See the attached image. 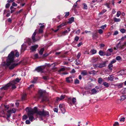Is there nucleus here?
<instances>
[{"label": "nucleus", "mask_w": 126, "mask_h": 126, "mask_svg": "<svg viewBox=\"0 0 126 126\" xmlns=\"http://www.w3.org/2000/svg\"><path fill=\"white\" fill-rule=\"evenodd\" d=\"M92 35L93 39H96L98 37L97 32H93Z\"/></svg>", "instance_id": "nucleus-11"}, {"label": "nucleus", "mask_w": 126, "mask_h": 126, "mask_svg": "<svg viewBox=\"0 0 126 126\" xmlns=\"http://www.w3.org/2000/svg\"><path fill=\"white\" fill-rule=\"evenodd\" d=\"M7 120L8 119V118L10 117L11 115V110H9L7 111Z\"/></svg>", "instance_id": "nucleus-14"}, {"label": "nucleus", "mask_w": 126, "mask_h": 126, "mask_svg": "<svg viewBox=\"0 0 126 126\" xmlns=\"http://www.w3.org/2000/svg\"><path fill=\"white\" fill-rule=\"evenodd\" d=\"M46 66H41L38 67L35 69V70L38 72H40L42 73L44 72L43 70L45 68Z\"/></svg>", "instance_id": "nucleus-4"}, {"label": "nucleus", "mask_w": 126, "mask_h": 126, "mask_svg": "<svg viewBox=\"0 0 126 126\" xmlns=\"http://www.w3.org/2000/svg\"><path fill=\"white\" fill-rule=\"evenodd\" d=\"M27 118L28 117L26 115H24L22 119L23 120H24L27 119Z\"/></svg>", "instance_id": "nucleus-37"}, {"label": "nucleus", "mask_w": 126, "mask_h": 126, "mask_svg": "<svg viewBox=\"0 0 126 126\" xmlns=\"http://www.w3.org/2000/svg\"><path fill=\"white\" fill-rule=\"evenodd\" d=\"M74 17H72L71 18L69 19V21L68 22V23L71 24L72 22L74 21Z\"/></svg>", "instance_id": "nucleus-13"}, {"label": "nucleus", "mask_w": 126, "mask_h": 126, "mask_svg": "<svg viewBox=\"0 0 126 126\" xmlns=\"http://www.w3.org/2000/svg\"><path fill=\"white\" fill-rule=\"evenodd\" d=\"M42 101L43 102L45 101H47L48 100V98L46 96H44L43 97H42Z\"/></svg>", "instance_id": "nucleus-16"}, {"label": "nucleus", "mask_w": 126, "mask_h": 126, "mask_svg": "<svg viewBox=\"0 0 126 126\" xmlns=\"http://www.w3.org/2000/svg\"><path fill=\"white\" fill-rule=\"evenodd\" d=\"M103 32V30L101 29H100L98 30V32L100 34H102Z\"/></svg>", "instance_id": "nucleus-52"}, {"label": "nucleus", "mask_w": 126, "mask_h": 126, "mask_svg": "<svg viewBox=\"0 0 126 126\" xmlns=\"http://www.w3.org/2000/svg\"><path fill=\"white\" fill-rule=\"evenodd\" d=\"M119 126V123L117 122H116L113 124V126Z\"/></svg>", "instance_id": "nucleus-60"}, {"label": "nucleus", "mask_w": 126, "mask_h": 126, "mask_svg": "<svg viewBox=\"0 0 126 126\" xmlns=\"http://www.w3.org/2000/svg\"><path fill=\"white\" fill-rule=\"evenodd\" d=\"M32 109L34 114L36 113L37 115H39V117L40 118V120H43V119L42 118L43 116H47L48 117L49 116L48 112L47 111L44 110L42 111L40 110L38 111L37 108L36 107H34L33 109Z\"/></svg>", "instance_id": "nucleus-2"}, {"label": "nucleus", "mask_w": 126, "mask_h": 126, "mask_svg": "<svg viewBox=\"0 0 126 126\" xmlns=\"http://www.w3.org/2000/svg\"><path fill=\"white\" fill-rule=\"evenodd\" d=\"M83 5H84L83 8L84 9H87V6L86 4L85 3H83Z\"/></svg>", "instance_id": "nucleus-41"}, {"label": "nucleus", "mask_w": 126, "mask_h": 126, "mask_svg": "<svg viewBox=\"0 0 126 126\" xmlns=\"http://www.w3.org/2000/svg\"><path fill=\"white\" fill-rule=\"evenodd\" d=\"M120 72L121 73L122 75H124L125 74V70H121L120 71Z\"/></svg>", "instance_id": "nucleus-42"}, {"label": "nucleus", "mask_w": 126, "mask_h": 126, "mask_svg": "<svg viewBox=\"0 0 126 126\" xmlns=\"http://www.w3.org/2000/svg\"><path fill=\"white\" fill-rule=\"evenodd\" d=\"M9 87V84L8 83L4 86H3L0 89L2 90H7L8 89V88Z\"/></svg>", "instance_id": "nucleus-8"}, {"label": "nucleus", "mask_w": 126, "mask_h": 126, "mask_svg": "<svg viewBox=\"0 0 126 126\" xmlns=\"http://www.w3.org/2000/svg\"><path fill=\"white\" fill-rule=\"evenodd\" d=\"M27 42L29 45H30L32 43L31 39L30 38H28L27 40Z\"/></svg>", "instance_id": "nucleus-20"}, {"label": "nucleus", "mask_w": 126, "mask_h": 126, "mask_svg": "<svg viewBox=\"0 0 126 126\" xmlns=\"http://www.w3.org/2000/svg\"><path fill=\"white\" fill-rule=\"evenodd\" d=\"M98 59V58L97 57H94L92 58L91 62L93 63H94L97 61Z\"/></svg>", "instance_id": "nucleus-12"}, {"label": "nucleus", "mask_w": 126, "mask_h": 126, "mask_svg": "<svg viewBox=\"0 0 126 126\" xmlns=\"http://www.w3.org/2000/svg\"><path fill=\"white\" fill-rule=\"evenodd\" d=\"M14 54L13 51H11L9 54L8 58L6 60V65L8 67L9 69L10 70L13 69L14 68L19 65L21 63V62L18 63H14Z\"/></svg>", "instance_id": "nucleus-1"}, {"label": "nucleus", "mask_w": 126, "mask_h": 126, "mask_svg": "<svg viewBox=\"0 0 126 126\" xmlns=\"http://www.w3.org/2000/svg\"><path fill=\"white\" fill-rule=\"evenodd\" d=\"M108 62V61H105L101 63H98V67L100 68H102V67L106 66V63Z\"/></svg>", "instance_id": "nucleus-6"}, {"label": "nucleus", "mask_w": 126, "mask_h": 126, "mask_svg": "<svg viewBox=\"0 0 126 126\" xmlns=\"http://www.w3.org/2000/svg\"><path fill=\"white\" fill-rule=\"evenodd\" d=\"M26 96V94H24L22 96V100H25V97Z\"/></svg>", "instance_id": "nucleus-48"}, {"label": "nucleus", "mask_w": 126, "mask_h": 126, "mask_svg": "<svg viewBox=\"0 0 126 126\" xmlns=\"http://www.w3.org/2000/svg\"><path fill=\"white\" fill-rule=\"evenodd\" d=\"M123 85V83H120L117 84L116 85V86H117L118 88H120L122 87Z\"/></svg>", "instance_id": "nucleus-19"}, {"label": "nucleus", "mask_w": 126, "mask_h": 126, "mask_svg": "<svg viewBox=\"0 0 126 126\" xmlns=\"http://www.w3.org/2000/svg\"><path fill=\"white\" fill-rule=\"evenodd\" d=\"M118 33V32L117 31H115L113 34V35H116Z\"/></svg>", "instance_id": "nucleus-61"}, {"label": "nucleus", "mask_w": 126, "mask_h": 126, "mask_svg": "<svg viewBox=\"0 0 126 126\" xmlns=\"http://www.w3.org/2000/svg\"><path fill=\"white\" fill-rule=\"evenodd\" d=\"M16 83L14 80H13L8 83L9 84V86H11V88L13 90L16 88V87L15 85Z\"/></svg>", "instance_id": "nucleus-5"}, {"label": "nucleus", "mask_w": 126, "mask_h": 126, "mask_svg": "<svg viewBox=\"0 0 126 126\" xmlns=\"http://www.w3.org/2000/svg\"><path fill=\"white\" fill-rule=\"evenodd\" d=\"M81 55V53H79L77 56V58H78V59H79V58Z\"/></svg>", "instance_id": "nucleus-64"}, {"label": "nucleus", "mask_w": 126, "mask_h": 126, "mask_svg": "<svg viewBox=\"0 0 126 126\" xmlns=\"http://www.w3.org/2000/svg\"><path fill=\"white\" fill-rule=\"evenodd\" d=\"M11 113H15L16 111V110L15 109L13 108V109L12 110H11Z\"/></svg>", "instance_id": "nucleus-44"}, {"label": "nucleus", "mask_w": 126, "mask_h": 126, "mask_svg": "<svg viewBox=\"0 0 126 126\" xmlns=\"http://www.w3.org/2000/svg\"><path fill=\"white\" fill-rule=\"evenodd\" d=\"M38 45H36L31 47L30 49L31 50L32 52H34L36 51V48L38 47Z\"/></svg>", "instance_id": "nucleus-7"}, {"label": "nucleus", "mask_w": 126, "mask_h": 126, "mask_svg": "<svg viewBox=\"0 0 126 126\" xmlns=\"http://www.w3.org/2000/svg\"><path fill=\"white\" fill-rule=\"evenodd\" d=\"M10 9L11 10L10 13H12L15 11L16 8H14L13 6H11L10 7Z\"/></svg>", "instance_id": "nucleus-17"}, {"label": "nucleus", "mask_w": 126, "mask_h": 126, "mask_svg": "<svg viewBox=\"0 0 126 126\" xmlns=\"http://www.w3.org/2000/svg\"><path fill=\"white\" fill-rule=\"evenodd\" d=\"M36 34V32H34L32 35V39L33 42L35 41V36Z\"/></svg>", "instance_id": "nucleus-15"}, {"label": "nucleus", "mask_w": 126, "mask_h": 126, "mask_svg": "<svg viewBox=\"0 0 126 126\" xmlns=\"http://www.w3.org/2000/svg\"><path fill=\"white\" fill-rule=\"evenodd\" d=\"M53 110L54 112H58V109L57 108H54L53 109Z\"/></svg>", "instance_id": "nucleus-58"}, {"label": "nucleus", "mask_w": 126, "mask_h": 126, "mask_svg": "<svg viewBox=\"0 0 126 126\" xmlns=\"http://www.w3.org/2000/svg\"><path fill=\"white\" fill-rule=\"evenodd\" d=\"M121 59V57L120 56H118L116 58V59L117 60H120Z\"/></svg>", "instance_id": "nucleus-62"}, {"label": "nucleus", "mask_w": 126, "mask_h": 126, "mask_svg": "<svg viewBox=\"0 0 126 126\" xmlns=\"http://www.w3.org/2000/svg\"><path fill=\"white\" fill-rule=\"evenodd\" d=\"M23 9H22L20 10L19 11H17L16 12V15H17L18 14H19L22 11H23Z\"/></svg>", "instance_id": "nucleus-46"}, {"label": "nucleus", "mask_w": 126, "mask_h": 126, "mask_svg": "<svg viewBox=\"0 0 126 126\" xmlns=\"http://www.w3.org/2000/svg\"><path fill=\"white\" fill-rule=\"evenodd\" d=\"M65 95H62L60 96V98H59L58 97H57L56 99L57 101L58 102L63 99L65 98Z\"/></svg>", "instance_id": "nucleus-9"}, {"label": "nucleus", "mask_w": 126, "mask_h": 126, "mask_svg": "<svg viewBox=\"0 0 126 126\" xmlns=\"http://www.w3.org/2000/svg\"><path fill=\"white\" fill-rule=\"evenodd\" d=\"M1 114H5V113L4 112V110L3 109L0 112V115Z\"/></svg>", "instance_id": "nucleus-47"}, {"label": "nucleus", "mask_w": 126, "mask_h": 126, "mask_svg": "<svg viewBox=\"0 0 126 126\" xmlns=\"http://www.w3.org/2000/svg\"><path fill=\"white\" fill-rule=\"evenodd\" d=\"M54 63V66L52 68V70H55L56 68H57L55 67V66L56 65H57L58 64L57 63Z\"/></svg>", "instance_id": "nucleus-32"}, {"label": "nucleus", "mask_w": 126, "mask_h": 126, "mask_svg": "<svg viewBox=\"0 0 126 126\" xmlns=\"http://www.w3.org/2000/svg\"><path fill=\"white\" fill-rule=\"evenodd\" d=\"M90 52H91L92 54H94L96 53V50H95L93 49Z\"/></svg>", "instance_id": "nucleus-29"}, {"label": "nucleus", "mask_w": 126, "mask_h": 126, "mask_svg": "<svg viewBox=\"0 0 126 126\" xmlns=\"http://www.w3.org/2000/svg\"><path fill=\"white\" fill-rule=\"evenodd\" d=\"M14 53L15 54L14 52ZM15 56L17 57H18L19 56V53L17 51H16L15 54H14V56Z\"/></svg>", "instance_id": "nucleus-30"}, {"label": "nucleus", "mask_w": 126, "mask_h": 126, "mask_svg": "<svg viewBox=\"0 0 126 126\" xmlns=\"http://www.w3.org/2000/svg\"><path fill=\"white\" fill-rule=\"evenodd\" d=\"M17 6V4L15 3V2H13L12 3V6Z\"/></svg>", "instance_id": "nucleus-50"}, {"label": "nucleus", "mask_w": 126, "mask_h": 126, "mask_svg": "<svg viewBox=\"0 0 126 126\" xmlns=\"http://www.w3.org/2000/svg\"><path fill=\"white\" fill-rule=\"evenodd\" d=\"M37 80V79L35 78H34V79L32 80V81H31L32 83H35Z\"/></svg>", "instance_id": "nucleus-54"}, {"label": "nucleus", "mask_w": 126, "mask_h": 126, "mask_svg": "<svg viewBox=\"0 0 126 126\" xmlns=\"http://www.w3.org/2000/svg\"><path fill=\"white\" fill-rule=\"evenodd\" d=\"M121 12L120 11H118L117 12V14H116L117 16V17H119L120 16V15H121Z\"/></svg>", "instance_id": "nucleus-45"}, {"label": "nucleus", "mask_w": 126, "mask_h": 126, "mask_svg": "<svg viewBox=\"0 0 126 126\" xmlns=\"http://www.w3.org/2000/svg\"><path fill=\"white\" fill-rule=\"evenodd\" d=\"M87 72L85 71H84L82 72L81 74L83 76H85L87 74Z\"/></svg>", "instance_id": "nucleus-31"}, {"label": "nucleus", "mask_w": 126, "mask_h": 126, "mask_svg": "<svg viewBox=\"0 0 126 126\" xmlns=\"http://www.w3.org/2000/svg\"><path fill=\"white\" fill-rule=\"evenodd\" d=\"M121 100L123 101L126 98V96L125 95H123L121 96Z\"/></svg>", "instance_id": "nucleus-25"}, {"label": "nucleus", "mask_w": 126, "mask_h": 126, "mask_svg": "<svg viewBox=\"0 0 126 126\" xmlns=\"http://www.w3.org/2000/svg\"><path fill=\"white\" fill-rule=\"evenodd\" d=\"M10 6V4L8 3L6 4L5 6L6 8H8Z\"/></svg>", "instance_id": "nucleus-53"}, {"label": "nucleus", "mask_w": 126, "mask_h": 126, "mask_svg": "<svg viewBox=\"0 0 126 126\" xmlns=\"http://www.w3.org/2000/svg\"><path fill=\"white\" fill-rule=\"evenodd\" d=\"M79 81L77 79H76L74 83L75 84H78L79 83Z\"/></svg>", "instance_id": "nucleus-34"}, {"label": "nucleus", "mask_w": 126, "mask_h": 126, "mask_svg": "<svg viewBox=\"0 0 126 126\" xmlns=\"http://www.w3.org/2000/svg\"><path fill=\"white\" fill-rule=\"evenodd\" d=\"M103 84L104 86L106 87H108L109 86L108 83L106 82H104L103 83Z\"/></svg>", "instance_id": "nucleus-35"}, {"label": "nucleus", "mask_w": 126, "mask_h": 126, "mask_svg": "<svg viewBox=\"0 0 126 126\" xmlns=\"http://www.w3.org/2000/svg\"><path fill=\"white\" fill-rule=\"evenodd\" d=\"M66 25V23H63L62 24L60 25L59 26H58L57 28H59L60 29V28L62 27L63 26Z\"/></svg>", "instance_id": "nucleus-22"}, {"label": "nucleus", "mask_w": 126, "mask_h": 126, "mask_svg": "<svg viewBox=\"0 0 126 126\" xmlns=\"http://www.w3.org/2000/svg\"><path fill=\"white\" fill-rule=\"evenodd\" d=\"M113 66V65L112 64L110 63L108 65V68L112 70V68Z\"/></svg>", "instance_id": "nucleus-24"}, {"label": "nucleus", "mask_w": 126, "mask_h": 126, "mask_svg": "<svg viewBox=\"0 0 126 126\" xmlns=\"http://www.w3.org/2000/svg\"><path fill=\"white\" fill-rule=\"evenodd\" d=\"M113 20L115 22H117L120 21L121 20V19L120 18H113Z\"/></svg>", "instance_id": "nucleus-26"}, {"label": "nucleus", "mask_w": 126, "mask_h": 126, "mask_svg": "<svg viewBox=\"0 0 126 126\" xmlns=\"http://www.w3.org/2000/svg\"><path fill=\"white\" fill-rule=\"evenodd\" d=\"M125 117H122L121 118L120 120V121H123L124 122L125 121Z\"/></svg>", "instance_id": "nucleus-55"}, {"label": "nucleus", "mask_w": 126, "mask_h": 126, "mask_svg": "<svg viewBox=\"0 0 126 126\" xmlns=\"http://www.w3.org/2000/svg\"><path fill=\"white\" fill-rule=\"evenodd\" d=\"M99 55L101 56L105 55H106L105 53H104L103 51L101 50L99 51Z\"/></svg>", "instance_id": "nucleus-18"}, {"label": "nucleus", "mask_w": 126, "mask_h": 126, "mask_svg": "<svg viewBox=\"0 0 126 126\" xmlns=\"http://www.w3.org/2000/svg\"><path fill=\"white\" fill-rule=\"evenodd\" d=\"M26 123L27 124H30V122L29 120H27L26 121Z\"/></svg>", "instance_id": "nucleus-63"}, {"label": "nucleus", "mask_w": 126, "mask_h": 126, "mask_svg": "<svg viewBox=\"0 0 126 126\" xmlns=\"http://www.w3.org/2000/svg\"><path fill=\"white\" fill-rule=\"evenodd\" d=\"M76 41H78L79 39V37L78 36H77L75 37L74 39Z\"/></svg>", "instance_id": "nucleus-59"}, {"label": "nucleus", "mask_w": 126, "mask_h": 126, "mask_svg": "<svg viewBox=\"0 0 126 126\" xmlns=\"http://www.w3.org/2000/svg\"><path fill=\"white\" fill-rule=\"evenodd\" d=\"M107 51L111 53L113 51V49L112 48H109L108 49Z\"/></svg>", "instance_id": "nucleus-56"}, {"label": "nucleus", "mask_w": 126, "mask_h": 126, "mask_svg": "<svg viewBox=\"0 0 126 126\" xmlns=\"http://www.w3.org/2000/svg\"><path fill=\"white\" fill-rule=\"evenodd\" d=\"M44 93V92L42 90L39 91L38 92V94L39 96V98L43 97L44 96L43 94Z\"/></svg>", "instance_id": "nucleus-10"}, {"label": "nucleus", "mask_w": 126, "mask_h": 126, "mask_svg": "<svg viewBox=\"0 0 126 126\" xmlns=\"http://www.w3.org/2000/svg\"><path fill=\"white\" fill-rule=\"evenodd\" d=\"M76 99L74 97H73L72 98V103L73 104H74V103H76Z\"/></svg>", "instance_id": "nucleus-39"}, {"label": "nucleus", "mask_w": 126, "mask_h": 126, "mask_svg": "<svg viewBox=\"0 0 126 126\" xmlns=\"http://www.w3.org/2000/svg\"><path fill=\"white\" fill-rule=\"evenodd\" d=\"M65 14L64 16V17H66L69 15L70 13L69 12H65Z\"/></svg>", "instance_id": "nucleus-38"}, {"label": "nucleus", "mask_w": 126, "mask_h": 126, "mask_svg": "<svg viewBox=\"0 0 126 126\" xmlns=\"http://www.w3.org/2000/svg\"><path fill=\"white\" fill-rule=\"evenodd\" d=\"M42 78L44 80H46L49 79V78L47 76H43Z\"/></svg>", "instance_id": "nucleus-28"}, {"label": "nucleus", "mask_w": 126, "mask_h": 126, "mask_svg": "<svg viewBox=\"0 0 126 126\" xmlns=\"http://www.w3.org/2000/svg\"><path fill=\"white\" fill-rule=\"evenodd\" d=\"M91 92L92 94H94L97 93V91L95 88H94L91 90Z\"/></svg>", "instance_id": "nucleus-23"}, {"label": "nucleus", "mask_w": 126, "mask_h": 126, "mask_svg": "<svg viewBox=\"0 0 126 126\" xmlns=\"http://www.w3.org/2000/svg\"><path fill=\"white\" fill-rule=\"evenodd\" d=\"M107 56H109L111 55V53L107 51L106 55Z\"/></svg>", "instance_id": "nucleus-36"}, {"label": "nucleus", "mask_w": 126, "mask_h": 126, "mask_svg": "<svg viewBox=\"0 0 126 126\" xmlns=\"http://www.w3.org/2000/svg\"><path fill=\"white\" fill-rule=\"evenodd\" d=\"M102 81V79L101 78H98V82L99 84H101V83Z\"/></svg>", "instance_id": "nucleus-27"}, {"label": "nucleus", "mask_w": 126, "mask_h": 126, "mask_svg": "<svg viewBox=\"0 0 126 126\" xmlns=\"http://www.w3.org/2000/svg\"><path fill=\"white\" fill-rule=\"evenodd\" d=\"M126 30L124 29H121L120 30V32L122 33H124L125 32Z\"/></svg>", "instance_id": "nucleus-51"}, {"label": "nucleus", "mask_w": 126, "mask_h": 126, "mask_svg": "<svg viewBox=\"0 0 126 126\" xmlns=\"http://www.w3.org/2000/svg\"><path fill=\"white\" fill-rule=\"evenodd\" d=\"M108 79L109 80L111 81H112L113 80V76L112 75L110 76V77H108Z\"/></svg>", "instance_id": "nucleus-33"}, {"label": "nucleus", "mask_w": 126, "mask_h": 126, "mask_svg": "<svg viewBox=\"0 0 126 126\" xmlns=\"http://www.w3.org/2000/svg\"><path fill=\"white\" fill-rule=\"evenodd\" d=\"M26 110L27 111V115L29 117V119L30 121H32L34 118L33 116L34 114V112L32 109L31 108L27 107L26 109Z\"/></svg>", "instance_id": "nucleus-3"}, {"label": "nucleus", "mask_w": 126, "mask_h": 126, "mask_svg": "<svg viewBox=\"0 0 126 126\" xmlns=\"http://www.w3.org/2000/svg\"><path fill=\"white\" fill-rule=\"evenodd\" d=\"M61 110L62 111V112L63 113H64L65 112V109L64 108H63L61 109Z\"/></svg>", "instance_id": "nucleus-43"}, {"label": "nucleus", "mask_w": 126, "mask_h": 126, "mask_svg": "<svg viewBox=\"0 0 126 126\" xmlns=\"http://www.w3.org/2000/svg\"><path fill=\"white\" fill-rule=\"evenodd\" d=\"M116 61L115 59H113L112 61L110 63H111L112 64L113 63H115L116 62Z\"/></svg>", "instance_id": "nucleus-57"}, {"label": "nucleus", "mask_w": 126, "mask_h": 126, "mask_svg": "<svg viewBox=\"0 0 126 126\" xmlns=\"http://www.w3.org/2000/svg\"><path fill=\"white\" fill-rule=\"evenodd\" d=\"M65 69L64 68H62L60 69L58 71V72H59L61 71H64L65 70Z\"/></svg>", "instance_id": "nucleus-40"}, {"label": "nucleus", "mask_w": 126, "mask_h": 126, "mask_svg": "<svg viewBox=\"0 0 126 126\" xmlns=\"http://www.w3.org/2000/svg\"><path fill=\"white\" fill-rule=\"evenodd\" d=\"M20 80L21 79H19L18 78H17L15 80H14L15 81L16 83V82H19Z\"/></svg>", "instance_id": "nucleus-49"}, {"label": "nucleus", "mask_w": 126, "mask_h": 126, "mask_svg": "<svg viewBox=\"0 0 126 126\" xmlns=\"http://www.w3.org/2000/svg\"><path fill=\"white\" fill-rule=\"evenodd\" d=\"M44 51V49L42 48H41L39 51V53L40 55H42Z\"/></svg>", "instance_id": "nucleus-21"}]
</instances>
